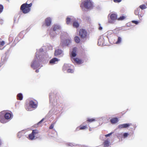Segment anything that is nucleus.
I'll list each match as a JSON object with an SVG mask.
<instances>
[{
	"label": "nucleus",
	"mask_w": 147,
	"mask_h": 147,
	"mask_svg": "<svg viewBox=\"0 0 147 147\" xmlns=\"http://www.w3.org/2000/svg\"><path fill=\"white\" fill-rule=\"evenodd\" d=\"M79 26V24L77 21H75L74 22L73 26L74 27L77 28Z\"/></svg>",
	"instance_id": "obj_19"
},
{
	"label": "nucleus",
	"mask_w": 147,
	"mask_h": 147,
	"mask_svg": "<svg viewBox=\"0 0 147 147\" xmlns=\"http://www.w3.org/2000/svg\"><path fill=\"white\" fill-rule=\"evenodd\" d=\"M0 121L2 123L6 122L5 118V111H3L0 112Z\"/></svg>",
	"instance_id": "obj_7"
},
{
	"label": "nucleus",
	"mask_w": 147,
	"mask_h": 147,
	"mask_svg": "<svg viewBox=\"0 0 147 147\" xmlns=\"http://www.w3.org/2000/svg\"><path fill=\"white\" fill-rule=\"evenodd\" d=\"M79 35L82 38L86 39L87 37V32L84 29H80L79 31Z\"/></svg>",
	"instance_id": "obj_6"
},
{
	"label": "nucleus",
	"mask_w": 147,
	"mask_h": 147,
	"mask_svg": "<svg viewBox=\"0 0 147 147\" xmlns=\"http://www.w3.org/2000/svg\"><path fill=\"white\" fill-rule=\"evenodd\" d=\"M114 1L116 3H119L121 1V0H114Z\"/></svg>",
	"instance_id": "obj_35"
},
{
	"label": "nucleus",
	"mask_w": 147,
	"mask_h": 147,
	"mask_svg": "<svg viewBox=\"0 0 147 147\" xmlns=\"http://www.w3.org/2000/svg\"><path fill=\"white\" fill-rule=\"evenodd\" d=\"M69 65L67 64H65L64 65L63 67V69L64 70H67L69 68Z\"/></svg>",
	"instance_id": "obj_21"
},
{
	"label": "nucleus",
	"mask_w": 147,
	"mask_h": 147,
	"mask_svg": "<svg viewBox=\"0 0 147 147\" xmlns=\"http://www.w3.org/2000/svg\"><path fill=\"white\" fill-rule=\"evenodd\" d=\"M67 72L69 73H72L74 72V71L73 69H68L67 70Z\"/></svg>",
	"instance_id": "obj_29"
},
{
	"label": "nucleus",
	"mask_w": 147,
	"mask_h": 147,
	"mask_svg": "<svg viewBox=\"0 0 147 147\" xmlns=\"http://www.w3.org/2000/svg\"><path fill=\"white\" fill-rule=\"evenodd\" d=\"M51 19L49 17L47 18V26H50L51 23Z\"/></svg>",
	"instance_id": "obj_14"
},
{
	"label": "nucleus",
	"mask_w": 147,
	"mask_h": 147,
	"mask_svg": "<svg viewBox=\"0 0 147 147\" xmlns=\"http://www.w3.org/2000/svg\"><path fill=\"white\" fill-rule=\"evenodd\" d=\"M61 55L62 56L63 55V51L59 49H57L55 51L54 53V55L55 56H57L59 55Z\"/></svg>",
	"instance_id": "obj_10"
},
{
	"label": "nucleus",
	"mask_w": 147,
	"mask_h": 147,
	"mask_svg": "<svg viewBox=\"0 0 147 147\" xmlns=\"http://www.w3.org/2000/svg\"><path fill=\"white\" fill-rule=\"evenodd\" d=\"M21 135V134H18V137H19V138H20V136H19V135Z\"/></svg>",
	"instance_id": "obj_42"
},
{
	"label": "nucleus",
	"mask_w": 147,
	"mask_h": 147,
	"mask_svg": "<svg viewBox=\"0 0 147 147\" xmlns=\"http://www.w3.org/2000/svg\"><path fill=\"white\" fill-rule=\"evenodd\" d=\"M1 67V66L0 65V67Z\"/></svg>",
	"instance_id": "obj_44"
},
{
	"label": "nucleus",
	"mask_w": 147,
	"mask_h": 147,
	"mask_svg": "<svg viewBox=\"0 0 147 147\" xmlns=\"http://www.w3.org/2000/svg\"><path fill=\"white\" fill-rule=\"evenodd\" d=\"M48 50H52L53 49L52 47L50 45H47Z\"/></svg>",
	"instance_id": "obj_33"
},
{
	"label": "nucleus",
	"mask_w": 147,
	"mask_h": 147,
	"mask_svg": "<svg viewBox=\"0 0 147 147\" xmlns=\"http://www.w3.org/2000/svg\"><path fill=\"white\" fill-rule=\"evenodd\" d=\"M1 67V66L0 65V67Z\"/></svg>",
	"instance_id": "obj_43"
},
{
	"label": "nucleus",
	"mask_w": 147,
	"mask_h": 147,
	"mask_svg": "<svg viewBox=\"0 0 147 147\" xmlns=\"http://www.w3.org/2000/svg\"><path fill=\"white\" fill-rule=\"evenodd\" d=\"M17 97V99L20 100H22L23 98L22 94L21 93L18 94Z\"/></svg>",
	"instance_id": "obj_16"
},
{
	"label": "nucleus",
	"mask_w": 147,
	"mask_h": 147,
	"mask_svg": "<svg viewBox=\"0 0 147 147\" xmlns=\"http://www.w3.org/2000/svg\"><path fill=\"white\" fill-rule=\"evenodd\" d=\"M130 125L129 124L126 123L122 124L119 125L118 126V128H126Z\"/></svg>",
	"instance_id": "obj_13"
},
{
	"label": "nucleus",
	"mask_w": 147,
	"mask_h": 147,
	"mask_svg": "<svg viewBox=\"0 0 147 147\" xmlns=\"http://www.w3.org/2000/svg\"><path fill=\"white\" fill-rule=\"evenodd\" d=\"M139 12L138 10H137V11H136L135 12V15H138L139 14Z\"/></svg>",
	"instance_id": "obj_37"
},
{
	"label": "nucleus",
	"mask_w": 147,
	"mask_h": 147,
	"mask_svg": "<svg viewBox=\"0 0 147 147\" xmlns=\"http://www.w3.org/2000/svg\"><path fill=\"white\" fill-rule=\"evenodd\" d=\"M73 60L75 62L78 64H80L82 63V61L78 58H74L73 59Z\"/></svg>",
	"instance_id": "obj_17"
},
{
	"label": "nucleus",
	"mask_w": 147,
	"mask_h": 147,
	"mask_svg": "<svg viewBox=\"0 0 147 147\" xmlns=\"http://www.w3.org/2000/svg\"><path fill=\"white\" fill-rule=\"evenodd\" d=\"M146 5H147V4H146Z\"/></svg>",
	"instance_id": "obj_45"
},
{
	"label": "nucleus",
	"mask_w": 147,
	"mask_h": 147,
	"mask_svg": "<svg viewBox=\"0 0 147 147\" xmlns=\"http://www.w3.org/2000/svg\"><path fill=\"white\" fill-rule=\"evenodd\" d=\"M36 73H38V72H39V70H36Z\"/></svg>",
	"instance_id": "obj_41"
},
{
	"label": "nucleus",
	"mask_w": 147,
	"mask_h": 147,
	"mask_svg": "<svg viewBox=\"0 0 147 147\" xmlns=\"http://www.w3.org/2000/svg\"><path fill=\"white\" fill-rule=\"evenodd\" d=\"M76 48H74L73 49V51L71 53V55L73 57H75L76 55Z\"/></svg>",
	"instance_id": "obj_18"
},
{
	"label": "nucleus",
	"mask_w": 147,
	"mask_h": 147,
	"mask_svg": "<svg viewBox=\"0 0 147 147\" xmlns=\"http://www.w3.org/2000/svg\"><path fill=\"white\" fill-rule=\"evenodd\" d=\"M45 118H44L42 119L40 121H39L37 125H40V124L45 119Z\"/></svg>",
	"instance_id": "obj_32"
},
{
	"label": "nucleus",
	"mask_w": 147,
	"mask_h": 147,
	"mask_svg": "<svg viewBox=\"0 0 147 147\" xmlns=\"http://www.w3.org/2000/svg\"><path fill=\"white\" fill-rule=\"evenodd\" d=\"M125 18V17L124 16H121L118 19V20H122Z\"/></svg>",
	"instance_id": "obj_27"
},
{
	"label": "nucleus",
	"mask_w": 147,
	"mask_h": 147,
	"mask_svg": "<svg viewBox=\"0 0 147 147\" xmlns=\"http://www.w3.org/2000/svg\"><path fill=\"white\" fill-rule=\"evenodd\" d=\"M71 22V19L67 17L66 19V23L67 24H70Z\"/></svg>",
	"instance_id": "obj_26"
},
{
	"label": "nucleus",
	"mask_w": 147,
	"mask_h": 147,
	"mask_svg": "<svg viewBox=\"0 0 147 147\" xmlns=\"http://www.w3.org/2000/svg\"><path fill=\"white\" fill-rule=\"evenodd\" d=\"M132 22L136 24H138V22L137 21H133Z\"/></svg>",
	"instance_id": "obj_38"
},
{
	"label": "nucleus",
	"mask_w": 147,
	"mask_h": 147,
	"mask_svg": "<svg viewBox=\"0 0 147 147\" xmlns=\"http://www.w3.org/2000/svg\"><path fill=\"white\" fill-rule=\"evenodd\" d=\"M13 115L11 113H6L5 111V120L10 119L13 117Z\"/></svg>",
	"instance_id": "obj_8"
},
{
	"label": "nucleus",
	"mask_w": 147,
	"mask_h": 147,
	"mask_svg": "<svg viewBox=\"0 0 147 147\" xmlns=\"http://www.w3.org/2000/svg\"><path fill=\"white\" fill-rule=\"evenodd\" d=\"M81 7L83 10L84 8L87 9H90L93 8V4L91 1L87 0L85 1L81 5Z\"/></svg>",
	"instance_id": "obj_3"
},
{
	"label": "nucleus",
	"mask_w": 147,
	"mask_h": 147,
	"mask_svg": "<svg viewBox=\"0 0 147 147\" xmlns=\"http://www.w3.org/2000/svg\"><path fill=\"white\" fill-rule=\"evenodd\" d=\"M102 29V28L101 26H100L99 28V29L100 30H101Z\"/></svg>",
	"instance_id": "obj_40"
},
{
	"label": "nucleus",
	"mask_w": 147,
	"mask_h": 147,
	"mask_svg": "<svg viewBox=\"0 0 147 147\" xmlns=\"http://www.w3.org/2000/svg\"><path fill=\"white\" fill-rule=\"evenodd\" d=\"M139 7L142 9H146L147 8L146 5L144 4L140 5L139 6Z\"/></svg>",
	"instance_id": "obj_24"
},
{
	"label": "nucleus",
	"mask_w": 147,
	"mask_h": 147,
	"mask_svg": "<svg viewBox=\"0 0 147 147\" xmlns=\"http://www.w3.org/2000/svg\"><path fill=\"white\" fill-rule=\"evenodd\" d=\"M5 44V42L3 41H1L0 42V49H3L4 47H3V46Z\"/></svg>",
	"instance_id": "obj_20"
},
{
	"label": "nucleus",
	"mask_w": 147,
	"mask_h": 147,
	"mask_svg": "<svg viewBox=\"0 0 147 147\" xmlns=\"http://www.w3.org/2000/svg\"><path fill=\"white\" fill-rule=\"evenodd\" d=\"M74 40L77 43H78L80 42V39L78 36H76L74 38Z\"/></svg>",
	"instance_id": "obj_22"
},
{
	"label": "nucleus",
	"mask_w": 147,
	"mask_h": 147,
	"mask_svg": "<svg viewBox=\"0 0 147 147\" xmlns=\"http://www.w3.org/2000/svg\"><path fill=\"white\" fill-rule=\"evenodd\" d=\"M118 121V119L116 118H112L111 120V121L112 123H115L117 122Z\"/></svg>",
	"instance_id": "obj_15"
},
{
	"label": "nucleus",
	"mask_w": 147,
	"mask_h": 147,
	"mask_svg": "<svg viewBox=\"0 0 147 147\" xmlns=\"http://www.w3.org/2000/svg\"><path fill=\"white\" fill-rule=\"evenodd\" d=\"M59 60V59L57 58H54L50 61L49 63L51 64H54L57 63Z\"/></svg>",
	"instance_id": "obj_11"
},
{
	"label": "nucleus",
	"mask_w": 147,
	"mask_h": 147,
	"mask_svg": "<svg viewBox=\"0 0 147 147\" xmlns=\"http://www.w3.org/2000/svg\"><path fill=\"white\" fill-rule=\"evenodd\" d=\"M87 127L86 126H80V129H86Z\"/></svg>",
	"instance_id": "obj_31"
},
{
	"label": "nucleus",
	"mask_w": 147,
	"mask_h": 147,
	"mask_svg": "<svg viewBox=\"0 0 147 147\" xmlns=\"http://www.w3.org/2000/svg\"><path fill=\"white\" fill-rule=\"evenodd\" d=\"M105 146L108 147L109 146V142L108 140H106L104 142Z\"/></svg>",
	"instance_id": "obj_23"
},
{
	"label": "nucleus",
	"mask_w": 147,
	"mask_h": 147,
	"mask_svg": "<svg viewBox=\"0 0 147 147\" xmlns=\"http://www.w3.org/2000/svg\"><path fill=\"white\" fill-rule=\"evenodd\" d=\"M128 133H125L123 134V136L124 138H126L128 136Z\"/></svg>",
	"instance_id": "obj_36"
},
{
	"label": "nucleus",
	"mask_w": 147,
	"mask_h": 147,
	"mask_svg": "<svg viewBox=\"0 0 147 147\" xmlns=\"http://www.w3.org/2000/svg\"><path fill=\"white\" fill-rule=\"evenodd\" d=\"M39 133V131L38 130L36 129L33 130L32 132L28 136L29 139L32 140L36 139L37 136Z\"/></svg>",
	"instance_id": "obj_4"
},
{
	"label": "nucleus",
	"mask_w": 147,
	"mask_h": 147,
	"mask_svg": "<svg viewBox=\"0 0 147 147\" xmlns=\"http://www.w3.org/2000/svg\"><path fill=\"white\" fill-rule=\"evenodd\" d=\"M3 5H0V13H1L3 11Z\"/></svg>",
	"instance_id": "obj_30"
},
{
	"label": "nucleus",
	"mask_w": 147,
	"mask_h": 147,
	"mask_svg": "<svg viewBox=\"0 0 147 147\" xmlns=\"http://www.w3.org/2000/svg\"><path fill=\"white\" fill-rule=\"evenodd\" d=\"M95 121V119L94 118H92V119H90L88 118V120H87V121H89V122H92L93 121Z\"/></svg>",
	"instance_id": "obj_28"
},
{
	"label": "nucleus",
	"mask_w": 147,
	"mask_h": 147,
	"mask_svg": "<svg viewBox=\"0 0 147 147\" xmlns=\"http://www.w3.org/2000/svg\"><path fill=\"white\" fill-rule=\"evenodd\" d=\"M37 107V103L33 100H30L29 102L28 105L27 104L26 105V109L28 111H31V108H35Z\"/></svg>",
	"instance_id": "obj_5"
},
{
	"label": "nucleus",
	"mask_w": 147,
	"mask_h": 147,
	"mask_svg": "<svg viewBox=\"0 0 147 147\" xmlns=\"http://www.w3.org/2000/svg\"><path fill=\"white\" fill-rule=\"evenodd\" d=\"M113 133V132H111L107 134H106V135H105V136L106 137H109V136H110L111 134H112Z\"/></svg>",
	"instance_id": "obj_34"
},
{
	"label": "nucleus",
	"mask_w": 147,
	"mask_h": 147,
	"mask_svg": "<svg viewBox=\"0 0 147 147\" xmlns=\"http://www.w3.org/2000/svg\"><path fill=\"white\" fill-rule=\"evenodd\" d=\"M40 60L38 55L36 53V57L31 64V67L34 69H35L39 67Z\"/></svg>",
	"instance_id": "obj_2"
},
{
	"label": "nucleus",
	"mask_w": 147,
	"mask_h": 147,
	"mask_svg": "<svg viewBox=\"0 0 147 147\" xmlns=\"http://www.w3.org/2000/svg\"><path fill=\"white\" fill-rule=\"evenodd\" d=\"M61 30V27L58 24H55L53 26V30L55 31H57Z\"/></svg>",
	"instance_id": "obj_12"
},
{
	"label": "nucleus",
	"mask_w": 147,
	"mask_h": 147,
	"mask_svg": "<svg viewBox=\"0 0 147 147\" xmlns=\"http://www.w3.org/2000/svg\"><path fill=\"white\" fill-rule=\"evenodd\" d=\"M32 5V3L28 4L27 2L26 3L22 4L21 5L20 9L23 13L24 14L27 13L30 11L31 9L30 7Z\"/></svg>",
	"instance_id": "obj_1"
},
{
	"label": "nucleus",
	"mask_w": 147,
	"mask_h": 147,
	"mask_svg": "<svg viewBox=\"0 0 147 147\" xmlns=\"http://www.w3.org/2000/svg\"><path fill=\"white\" fill-rule=\"evenodd\" d=\"M111 20H109V22L111 23H113V21L117 19V15L114 13L111 14L110 16Z\"/></svg>",
	"instance_id": "obj_9"
},
{
	"label": "nucleus",
	"mask_w": 147,
	"mask_h": 147,
	"mask_svg": "<svg viewBox=\"0 0 147 147\" xmlns=\"http://www.w3.org/2000/svg\"><path fill=\"white\" fill-rule=\"evenodd\" d=\"M121 37H119L118 38L116 42V43L117 44H118L120 43L121 41Z\"/></svg>",
	"instance_id": "obj_25"
},
{
	"label": "nucleus",
	"mask_w": 147,
	"mask_h": 147,
	"mask_svg": "<svg viewBox=\"0 0 147 147\" xmlns=\"http://www.w3.org/2000/svg\"><path fill=\"white\" fill-rule=\"evenodd\" d=\"M54 127V125L53 124H51V126L49 127V128L50 129H53Z\"/></svg>",
	"instance_id": "obj_39"
}]
</instances>
